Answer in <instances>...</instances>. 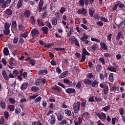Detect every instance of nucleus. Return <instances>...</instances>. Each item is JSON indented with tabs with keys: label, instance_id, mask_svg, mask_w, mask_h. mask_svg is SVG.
Listing matches in <instances>:
<instances>
[{
	"label": "nucleus",
	"instance_id": "nucleus-1",
	"mask_svg": "<svg viewBox=\"0 0 125 125\" xmlns=\"http://www.w3.org/2000/svg\"><path fill=\"white\" fill-rule=\"evenodd\" d=\"M83 83L85 85H91L92 87H95L96 85H98L99 82L97 80H89V79H84Z\"/></svg>",
	"mask_w": 125,
	"mask_h": 125
},
{
	"label": "nucleus",
	"instance_id": "nucleus-2",
	"mask_svg": "<svg viewBox=\"0 0 125 125\" xmlns=\"http://www.w3.org/2000/svg\"><path fill=\"white\" fill-rule=\"evenodd\" d=\"M81 107V102H77V103H74L73 104V108L74 113H78L80 110Z\"/></svg>",
	"mask_w": 125,
	"mask_h": 125
},
{
	"label": "nucleus",
	"instance_id": "nucleus-3",
	"mask_svg": "<svg viewBox=\"0 0 125 125\" xmlns=\"http://www.w3.org/2000/svg\"><path fill=\"white\" fill-rule=\"evenodd\" d=\"M100 87L104 89L103 92L104 95H107L109 93V87L107 84H105V83H101V84H100Z\"/></svg>",
	"mask_w": 125,
	"mask_h": 125
},
{
	"label": "nucleus",
	"instance_id": "nucleus-4",
	"mask_svg": "<svg viewBox=\"0 0 125 125\" xmlns=\"http://www.w3.org/2000/svg\"><path fill=\"white\" fill-rule=\"evenodd\" d=\"M115 23L117 25L118 28H120L124 24V21L122 20L121 18H118L115 19Z\"/></svg>",
	"mask_w": 125,
	"mask_h": 125
},
{
	"label": "nucleus",
	"instance_id": "nucleus-5",
	"mask_svg": "<svg viewBox=\"0 0 125 125\" xmlns=\"http://www.w3.org/2000/svg\"><path fill=\"white\" fill-rule=\"evenodd\" d=\"M31 35L33 37H38L40 35L39 31L37 28H34L31 30Z\"/></svg>",
	"mask_w": 125,
	"mask_h": 125
},
{
	"label": "nucleus",
	"instance_id": "nucleus-6",
	"mask_svg": "<svg viewBox=\"0 0 125 125\" xmlns=\"http://www.w3.org/2000/svg\"><path fill=\"white\" fill-rule=\"evenodd\" d=\"M96 114L101 120H105L106 118V115L104 112H102L101 114L99 112H96Z\"/></svg>",
	"mask_w": 125,
	"mask_h": 125
},
{
	"label": "nucleus",
	"instance_id": "nucleus-7",
	"mask_svg": "<svg viewBox=\"0 0 125 125\" xmlns=\"http://www.w3.org/2000/svg\"><path fill=\"white\" fill-rule=\"evenodd\" d=\"M77 13L78 14H83V16H86L88 12L86 9L83 8V9H78Z\"/></svg>",
	"mask_w": 125,
	"mask_h": 125
},
{
	"label": "nucleus",
	"instance_id": "nucleus-8",
	"mask_svg": "<svg viewBox=\"0 0 125 125\" xmlns=\"http://www.w3.org/2000/svg\"><path fill=\"white\" fill-rule=\"evenodd\" d=\"M107 77H108V75H107V72H105L104 73V75L103 73H100V78L101 80L104 81V79L105 82L107 81Z\"/></svg>",
	"mask_w": 125,
	"mask_h": 125
},
{
	"label": "nucleus",
	"instance_id": "nucleus-9",
	"mask_svg": "<svg viewBox=\"0 0 125 125\" xmlns=\"http://www.w3.org/2000/svg\"><path fill=\"white\" fill-rule=\"evenodd\" d=\"M90 113L87 111L84 112L82 114V118L83 119V117H84L85 119L86 120H88L90 117Z\"/></svg>",
	"mask_w": 125,
	"mask_h": 125
},
{
	"label": "nucleus",
	"instance_id": "nucleus-10",
	"mask_svg": "<svg viewBox=\"0 0 125 125\" xmlns=\"http://www.w3.org/2000/svg\"><path fill=\"white\" fill-rule=\"evenodd\" d=\"M120 38L122 39H125V36H124L123 34H122V32H119L116 37V39L117 41H119Z\"/></svg>",
	"mask_w": 125,
	"mask_h": 125
},
{
	"label": "nucleus",
	"instance_id": "nucleus-11",
	"mask_svg": "<svg viewBox=\"0 0 125 125\" xmlns=\"http://www.w3.org/2000/svg\"><path fill=\"white\" fill-rule=\"evenodd\" d=\"M101 47L103 50L104 51H107L108 50V46L106 44L105 42H101L100 43Z\"/></svg>",
	"mask_w": 125,
	"mask_h": 125
},
{
	"label": "nucleus",
	"instance_id": "nucleus-12",
	"mask_svg": "<svg viewBox=\"0 0 125 125\" xmlns=\"http://www.w3.org/2000/svg\"><path fill=\"white\" fill-rule=\"evenodd\" d=\"M69 73V71L68 70H66L65 71H63L59 76V78L62 79V78H64V77H66V76L68 75Z\"/></svg>",
	"mask_w": 125,
	"mask_h": 125
},
{
	"label": "nucleus",
	"instance_id": "nucleus-13",
	"mask_svg": "<svg viewBox=\"0 0 125 125\" xmlns=\"http://www.w3.org/2000/svg\"><path fill=\"white\" fill-rule=\"evenodd\" d=\"M65 92L67 94H72L73 93H76V90L73 88H68L67 89H66Z\"/></svg>",
	"mask_w": 125,
	"mask_h": 125
},
{
	"label": "nucleus",
	"instance_id": "nucleus-14",
	"mask_svg": "<svg viewBox=\"0 0 125 125\" xmlns=\"http://www.w3.org/2000/svg\"><path fill=\"white\" fill-rule=\"evenodd\" d=\"M56 121V119L55 115L54 114H52L51 116V120L50 121L51 124L52 125H54V124H55Z\"/></svg>",
	"mask_w": 125,
	"mask_h": 125
},
{
	"label": "nucleus",
	"instance_id": "nucleus-15",
	"mask_svg": "<svg viewBox=\"0 0 125 125\" xmlns=\"http://www.w3.org/2000/svg\"><path fill=\"white\" fill-rule=\"evenodd\" d=\"M31 14V11H29V10H25V11L24 12V16L25 18H29L30 17Z\"/></svg>",
	"mask_w": 125,
	"mask_h": 125
},
{
	"label": "nucleus",
	"instance_id": "nucleus-16",
	"mask_svg": "<svg viewBox=\"0 0 125 125\" xmlns=\"http://www.w3.org/2000/svg\"><path fill=\"white\" fill-rule=\"evenodd\" d=\"M2 75L3 78H4V79H5V80H9V78H8V76L7 75V73L4 69H3V70H2Z\"/></svg>",
	"mask_w": 125,
	"mask_h": 125
},
{
	"label": "nucleus",
	"instance_id": "nucleus-17",
	"mask_svg": "<svg viewBox=\"0 0 125 125\" xmlns=\"http://www.w3.org/2000/svg\"><path fill=\"white\" fill-rule=\"evenodd\" d=\"M0 106L1 108H3V109H5L6 105L5 102H4L3 100H1V101H0Z\"/></svg>",
	"mask_w": 125,
	"mask_h": 125
},
{
	"label": "nucleus",
	"instance_id": "nucleus-18",
	"mask_svg": "<svg viewBox=\"0 0 125 125\" xmlns=\"http://www.w3.org/2000/svg\"><path fill=\"white\" fill-rule=\"evenodd\" d=\"M42 31L43 32V33L45 34H48V28L47 26H43V27L42 28Z\"/></svg>",
	"mask_w": 125,
	"mask_h": 125
},
{
	"label": "nucleus",
	"instance_id": "nucleus-19",
	"mask_svg": "<svg viewBox=\"0 0 125 125\" xmlns=\"http://www.w3.org/2000/svg\"><path fill=\"white\" fill-rule=\"evenodd\" d=\"M88 36L86 35L85 33L83 34V37H81V40L83 41V42H86V41L88 39Z\"/></svg>",
	"mask_w": 125,
	"mask_h": 125
},
{
	"label": "nucleus",
	"instance_id": "nucleus-20",
	"mask_svg": "<svg viewBox=\"0 0 125 125\" xmlns=\"http://www.w3.org/2000/svg\"><path fill=\"white\" fill-rule=\"evenodd\" d=\"M28 86V83L27 82H25V83H23L21 86V90H25V89H27V87Z\"/></svg>",
	"mask_w": 125,
	"mask_h": 125
},
{
	"label": "nucleus",
	"instance_id": "nucleus-21",
	"mask_svg": "<svg viewBox=\"0 0 125 125\" xmlns=\"http://www.w3.org/2000/svg\"><path fill=\"white\" fill-rule=\"evenodd\" d=\"M52 24L53 25H57L58 23V20L57 19V17L53 18L51 21Z\"/></svg>",
	"mask_w": 125,
	"mask_h": 125
},
{
	"label": "nucleus",
	"instance_id": "nucleus-22",
	"mask_svg": "<svg viewBox=\"0 0 125 125\" xmlns=\"http://www.w3.org/2000/svg\"><path fill=\"white\" fill-rule=\"evenodd\" d=\"M43 73H45V74H47L48 71L47 69H41L39 71V75H43Z\"/></svg>",
	"mask_w": 125,
	"mask_h": 125
},
{
	"label": "nucleus",
	"instance_id": "nucleus-23",
	"mask_svg": "<svg viewBox=\"0 0 125 125\" xmlns=\"http://www.w3.org/2000/svg\"><path fill=\"white\" fill-rule=\"evenodd\" d=\"M3 52L4 56H8L9 54V50H8V48L7 47L4 48Z\"/></svg>",
	"mask_w": 125,
	"mask_h": 125
},
{
	"label": "nucleus",
	"instance_id": "nucleus-24",
	"mask_svg": "<svg viewBox=\"0 0 125 125\" xmlns=\"http://www.w3.org/2000/svg\"><path fill=\"white\" fill-rule=\"evenodd\" d=\"M57 118H58V120H59V121H61V122L63 118V115L62 114V113H60L57 114Z\"/></svg>",
	"mask_w": 125,
	"mask_h": 125
},
{
	"label": "nucleus",
	"instance_id": "nucleus-25",
	"mask_svg": "<svg viewBox=\"0 0 125 125\" xmlns=\"http://www.w3.org/2000/svg\"><path fill=\"white\" fill-rule=\"evenodd\" d=\"M7 16H12L13 12L11 9H7L4 12Z\"/></svg>",
	"mask_w": 125,
	"mask_h": 125
},
{
	"label": "nucleus",
	"instance_id": "nucleus-26",
	"mask_svg": "<svg viewBox=\"0 0 125 125\" xmlns=\"http://www.w3.org/2000/svg\"><path fill=\"white\" fill-rule=\"evenodd\" d=\"M18 28L19 29V30L21 31H22L23 32L25 30V27L24 25H23V24H20L18 25Z\"/></svg>",
	"mask_w": 125,
	"mask_h": 125
},
{
	"label": "nucleus",
	"instance_id": "nucleus-27",
	"mask_svg": "<svg viewBox=\"0 0 125 125\" xmlns=\"http://www.w3.org/2000/svg\"><path fill=\"white\" fill-rule=\"evenodd\" d=\"M85 56H84V50H83V51H82V58L81 60L80 61V62H85Z\"/></svg>",
	"mask_w": 125,
	"mask_h": 125
},
{
	"label": "nucleus",
	"instance_id": "nucleus-28",
	"mask_svg": "<svg viewBox=\"0 0 125 125\" xmlns=\"http://www.w3.org/2000/svg\"><path fill=\"white\" fill-rule=\"evenodd\" d=\"M83 49L84 56L85 57V61L86 56H90V53H88L86 49H85V48H83Z\"/></svg>",
	"mask_w": 125,
	"mask_h": 125
},
{
	"label": "nucleus",
	"instance_id": "nucleus-29",
	"mask_svg": "<svg viewBox=\"0 0 125 125\" xmlns=\"http://www.w3.org/2000/svg\"><path fill=\"white\" fill-rule=\"evenodd\" d=\"M30 64H31L32 66H34L36 63V60H34V59H30V62H29Z\"/></svg>",
	"mask_w": 125,
	"mask_h": 125
},
{
	"label": "nucleus",
	"instance_id": "nucleus-30",
	"mask_svg": "<svg viewBox=\"0 0 125 125\" xmlns=\"http://www.w3.org/2000/svg\"><path fill=\"white\" fill-rule=\"evenodd\" d=\"M107 69L109 71L117 72L116 68L114 66H111V67H107Z\"/></svg>",
	"mask_w": 125,
	"mask_h": 125
},
{
	"label": "nucleus",
	"instance_id": "nucleus-31",
	"mask_svg": "<svg viewBox=\"0 0 125 125\" xmlns=\"http://www.w3.org/2000/svg\"><path fill=\"white\" fill-rule=\"evenodd\" d=\"M60 88L61 87L57 86V85H55L54 87H52L51 89L52 90H56L58 92H61Z\"/></svg>",
	"mask_w": 125,
	"mask_h": 125
},
{
	"label": "nucleus",
	"instance_id": "nucleus-32",
	"mask_svg": "<svg viewBox=\"0 0 125 125\" xmlns=\"http://www.w3.org/2000/svg\"><path fill=\"white\" fill-rule=\"evenodd\" d=\"M118 6H119V1H117V2H116V3H115V4L112 7V10H113V11L116 10L117 8H118Z\"/></svg>",
	"mask_w": 125,
	"mask_h": 125
},
{
	"label": "nucleus",
	"instance_id": "nucleus-33",
	"mask_svg": "<svg viewBox=\"0 0 125 125\" xmlns=\"http://www.w3.org/2000/svg\"><path fill=\"white\" fill-rule=\"evenodd\" d=\"M86 102L87 101L85 99L82 100L81 104V107H85L86 106Z\"/></svg>",
	"mask_w": 125,
	"mask_h": 125
},
{
	"label": "nucleus",
	"instance_id": "nucleus-34",
	"mask_svg": "<svg viewBox=\"0 0 125 125\" xmlns=\"http://www.w3.org/2000/svg\"><path fill=\"white\" fill-rule=\"evenodd\" d=\"M11 28H17V24L16 21H12Z\"/></svg>",
	"mask_w": 125,
	"mask_h": 125
},
{
	"label": "nucleus",
	"instance_id": "nucleus-35",
	"mask_svg": "<svg viewBox=\"0 0 125 125\" xmlns=\"http://www.w3.org/2000/svg\"><path fill=\"white\" fill-rule=\"evenodd\" d=\"M109 80L110 82H114V74L113 73H110L109 75Z\"/></svg>",
	"mask_w": 125,
	"mask_h": 125
},
{
	"label": "nucleus",
	"instance_id": "nucleus-36",
	"mask_svg": "<svg viewBox=\"0 0 125 125\" xmlns=\"http://www.w3.org/2000/svg\"><path fill=\"white\" fill-rule=\"evenodd\" d=\"M94 75L92 74V73H87L86 75V79H88L89 80H90L91 78H93Z\"/></svg>",
	"mask_w": 125,
	"mask_h": 125
},
{
	"label": "nucleus",
	"instance_id": "nucleus-37",
	"mask_svg": "<svg viewBox=\"0 0 125 125\" xmlns=\"http://www.w3.org/2000/svg\"><path fill=\"white\" fill-rule=\"evenodd\" d=\"M82 82L81 80L78 82L77 84L76 85V88L78 89H81L82 88Z\"/></svg>",
	"mask_w": 125,
	"mask_h": 125
},
{
	"label": "nucleus",
	"instance_id": "nucleus-38",
	"mask_svg": "<svg viewBox=\"0 0 125 125\" xmlns=\"http://www.w3.org/2000/svg\"><path fill=\"white\" fill-rule=\"evenodd\" d=\"M64 112L69 116H72V112L69 109H64Z\"/></svg>",
	"mask_w": 125,
	"mask_h": 125
},
{
	"label": "nucleus",
	"instance_id": "nucleus-39",
	"mask_svg": "<svg viewBox=\"0 0 125 125\" xmlns=\"http://www.w3.org/2000/svg\"><path fill=\"white\" fill-rule=\"evenodd\" d=\"M54 50L58 52H62V51H66V49L65 48H54Z\"/></svg>",
	"mask_w": 125,
	"mask_h": 125
},
{
	"label": "nucleus",
	"instance_id": "nucleus-40",
	"mask_svg": "<svg viewBox=\"0 0 125 125\" xmlns=\"http://www.w3.org/2000/svg\"><path fill=\"white\" fill-rule=\"evenodd\" d=\"M22 5V0H19L17 6L18 8H20V7H21Z\"/></svg>",
	"mask_w": 125,
	"mask_h": 125
},
{
	"label": "nucleus",
	"instance_id": "nucleus-41",
	"mask_svg": "<svg viewBox=\"0 0 125 125\" xmlns=\"http://www.w3.org/2000/svg\"><path fill=\"white\" fill-rule=\"evenodd\" d=\"M8 108L10 111H14L15 110V106L13 104H10L8 105Z\"/></svg>",
	"mask_w": 125,
	"mask_h": 125
},
{
	"label": "nucleus",
	"instance_id": "nucleus-42",
	"mask_svg": "<svg viewBox=\"0 0 125 125\" xmlns=\"http://www.w3.org/2000/svg\"><path fill=\"white\" fill-rule=\"evenodd\" d=\"M41 83H42V79H37L35 81V85H36L37 86H39V85H40V84H41Z\"/></svg>",
	"mask_w": 125,
	"mask_h": 125
},
{
	"label": "nucleus",
	"instance_id": "nucleus-43",
	"mask_svg": "<svg viewBox=\"0 0 125 125\" xmlns=\"http://www.w3.org/2000/svg\"><path fill=\"white\" fill-rule=\"evenodd\" d=\"M117 89L118 91H119V88L118 87H117L116 85H113L110 90L115 91Z\"/></svg>",
	"mask_w": 125,
	"mask_h": 125
},
{
	"label": "nucleus",
	"instance_id": "nucleus-44",
	"mask_svg": "<svg viewBox=\"0 0 125 125\" xmlns=\"http://www.w3.org/2000/svg\"><path fill=\"white\" fill-rule=\"evenodd\" d=\"M5 30L3 31V33L5 35H9V33H10V30H8L6 27H4Z\"/></svg>",
	"mask_w": 125,
	"mask_h": 125
},
{
	"label": "nucleus",
	"instance_id": "nucleus-45",
	"mask_svg": "<svg viewBox=\"0 0 125 125\" xmlns=\"http://www.w3.org/2000/svg\"><path fill=\"white\" fill-rule=\"evenodd\" d=\"M118 8H123V7H125V5L123 4V3H121L120 1H118Z\"/></svg>",
	"mask_w": 125,
	"mask_h": 125
},
{
	"label": "nucleus",
	"instance_id": "nucleus-46",
	"mask_svg": "<svg viewBox=\"0 0 125 125\" xmlns=\"http://www.w3.org/2000/svg\"><path fill=\"white\" fill-rule=\"evenodd\" d=\"M37 22H38L39 26H43L44 25L43 21H41V20H40V19L38 20Z\"/></svg>",
	"mask_w": 125,
	"mask_h": 125
},
{
	"label": "nucleus",
	"instance_id": "nucleus-47",
	"mask_svg": "<svg viewBox=\"0 0 125 125\" xmlns=\"http://www.w3.org/2000/svg\"><path fill=\"white\" fill-rule=\"evenodd\" d=\"M10 26H11L10 23H8V22H5L4 27H6V29H7L8 30H10Z\"/></svg>",
	"mask_w": 125,
	"mask_h": 125
},
{
	"label": "nucleus",
	"instance_id": "nucleus-48",
	"mask_svg": "<svg viewBox=\"0 0 125 125\" xmlns=\"http://www.w3.org/2000/svg\"><path fill=\"white\" fill-rule=\"evenodd\" d=\"M110 108V106L109 104H108L107 105H105V106H104V107H103V109H104V111H108V110H109Z\"/></svg>",
	"mask_w": 125,
	"mask_h": 125
},
{
	"label": "nucleus",
	"instance_id": "nucleus-49",
	"mask_svg": "<svg viewBox=\"0 0 125 125\" xmlns=\"http://www.w3.org/2000/svg\"><path fill=\"white\" fill-rule=\"evenodd\" d=\"M55 16L57 17V20H59L60 19V18L61 17V13H59V12H57Z\"/></svg>",
	"mask_w": 125,
	"mask_h": 125
},
{
	"label": "nucleus",
	"instance_id": "nucleus-50",
	"mask_svg": "<svg viewBox=\"0 0 125 125\" xmlns=\"http://www.w3.org/2000/svg\"><path fill=\"white\" fill-rule=\"evenodd\" d=\"M69 40H70L71 43L74 44V43H75L76 37L74 36H71Z\"/></svg>",
	"mask_w": 125,
	"mask_h": 125
},
{
	"label": "nucleus",
	"instance_id": "nucleus-51",
	"mask_svg": "<svg viewBox=\"0 0 125 125\" xmlns=\"http://www.w3.org/2000/svg\"><path fill=\"white\" fill-rule=\"evenodd\" d=\"M89 14H90V16L91 18L93 17V14L94 13V11H93L92 9H89L88 10Z\"/></svg>",
	"mask_w": 125,
	"mask_h": 125
},
{
	"label": "nucleus",
	"instance_id": "nucleus-52",
	"mask_svg": "<svg viewBox=\"0 0 125 125\" xmlns=\"http://www.w3.org/2000/svg\"><path fill=\"white\" fill-rule=\"evenodd\" d=\"M95 102H102V99L98 96L95 97Z\"/></svg>",
	"mask_w": 125,
	"mask_h": 125
},
{
	"label": "nucleus",
	"instance_id": "nucleus-53",
	"mask_svg": "<svg viewBox=\"0 0 125 125\" xmlns=\"http://www.w3.org/2000/svg\"><path fill=\"white\" fill-rule=\"evenodd\" d=\"M4 115L6 119H8V118L9 117V112H8V111H5L4 112Z\"/></svg>",
	"mask_w": 125,
	"mask_h": 125
},
{
	"label": "nucleus",
	"instance_id": "nucleus-54",
	"mask_svg": "<svg viewBox=\"0 0 125 125\" xmlns=\"http://www.w3.org/2000/svg\"><path fill=\"white\" fill-rule=\"evenodd\" d=\"M9 101L10 104H12L13 105L15 103V100L13 98H9Z\"/></svg>",
	"mask_w": 125,
	"mask_h": 125
},
{
	"label": "nucleus",
	"instance_id": "nucleus-55",
	"mask_svg": "<svg viewBox=\"0 0 125 125\" xmlns=\"http://www.w3.org/2000/svg\"><path fill=\"white\" fill-rule=\"evenodd\" d=\"M18 41H19L18 37H17L16 36H15L13 41L14 44H17Z\"/></svg>",
	"mask_w": 125,
	"mask_h": 125
},
{
	"label": "nucleus",
	"instance_id": "nucleus-56",
	"mask_svg": "<svg viewBox=\"0 0 125 125\" xmlns=\"http://www.w3.org/2000/svg\"><path fill=\"white\" fill-rule=\"evenodd\" d=\"M92 50H93V51H96V49H97V48H98V45L95 44V45H93L91 47Z\"/></svg>",
	"mask_w": 125,
	"mask_h": 125
},
{
	"label": "nucleus",
	"instance_id": "nucleus-57",
	"mask_svg": "<svg viewBox=\"0 0 125 125\" xmlns=\"http://www.w3.org/2000/svg\"><path fill=\"white\" fill-rule=\"evenodd\" d=\"M30 21L32 23V24L34 25L36 23L35 20L34 18V17H31L30 19Z\"/></svg>",
	"mask_w": 125,
	"mask_h": 125
},
{
	"label": "nucleus",
	"instance_id": "nucleus-58",
	"mask_svg": "<svg viewBox=\"0 0 125 125\" xmlns=\"http://www.w3.org/2000/svg\"><path fill=\"white\" fill-rule=\"evenodd\" d=\"M63 82L64 83H65L67 85H68L70 83V81L69 79H66V78H64L63 79Z\"/></svg>",
	"mask_w": 125,
	"mask_h": 125
},
{
	"label": "nucleus",
	"instance_id": "nucleus-59",
	"mask_svg": "<svg viewBox=\"0 0 125 125\" xmlns=\"http://www.w3.org/2000/svg\"><path fill=\"white\" fill-rule=\"evenodd\" d=\"M39 88V87H32L31 88L32 91H33V92H37V91H38Z\"/></svg>",
	"mask_w": 125,
	"mask_h": 125
},
{
	"label": "nucleus",
	"instance_id": "nucleus-60",
	"mask_svg": "<svg viewBox=\"0 0 125 125\" xmlns=\"http://www.w3.org/2000/svg\"><path fill=\"white\" fill-rule=\"evenodd\" d=\"M3 2H3V3H2L1 7H2V8H6V7L7 5V2L6 1V2H4V3H3Z\"/></svg>",
	"mask_w": 125,
	"mask_h": 125
},
{
	"label": "nucleus",
	"instance_id": "nucleus-61",
	"mask_svg": "<svg viewBox=\"0 0 125 125\" xmlns=\"http://www.w3.org/2000/svg\"><path fill=\"white\" fill-rule=\"evenodd\" d=\"M14 60V59H13V58H11L10 60H9V64H10V65H13Z\"/></svg>",
	"mask_w": 125,
	"mask_h": 125
},
{
	"label": "nucleus",
	"instance_id": "nucleus-62",
	"mask_svg": "<svg viewBox=\"0 0 125 125\" xmlns=\"http://www.w3.org/2000/svg\"><path fill=\"white\" fill-rule=\"evenodd\" d=\"M119 112L122 116H123V114L124 113V109L123 107H121L119 109Z\"/></svg>",
	"mask_w": 125,
	"mask_h": 125
},
{
	"label": "nucleus",
	"instance_id": "nucleus-63",
	"mask_svg": "<svg viewBox=\"0 0 125 125\" xmlns=\"http://www.w3.org/2000/svg\"><path fill=\"white\" fill-rule=\"evenodd\" d=\"M42 98L41 96L38 97L35 100V103H38V102H40V101H41Z\"/></svg>",
	"mask_w": 125,
	"mask_h": 125
},
{
	"label": "nucleus",
	"instance_id": "nucleus-64",
	"mask_svg": "<svg viewBox=\"0 0 125 125\" xmlns=\"http://www.w3.org/2000/svg\"><path fill=\"white\" fill-rule=\"evenodd\" d=\"M65 11H66L65 8H64V7H62L60 10L61 13H63V12H65Z\"/></svg>",
	"mask_w": 125,
	"mask_h": 125
}]
</instances>
